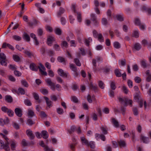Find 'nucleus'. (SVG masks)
Listing matches in <instances>:
<instances>
[{
    "label": "nucleus",
    "mask_w": 151,
    "mask_h": 151,
    "mask_svg": "<svg viewBox=\"0 0 151 151\" xmlns=\"http://www.w3.org/2000/svg\"><path fill=\"white\" fill-rule=\"evenodd\" d=\"M30 69L33 71H37L39 68L41 73L42 75L47 76V73L45 71V68L44 66L41 63L39 64L38 67L37 66L33 63H32L30 65Z\"/></svg>",
    "instance_id": "nucleus-1"
},
{
    "label": "nucleus",
    "mask_w": 151,
    "mask_h": 151,
    "mask_svg": "<svg viewBox=\"0 0 151 151\" xmlns=\"http://www.w3.org/2000/svg\"><path fill=\"white\" fill-rule=\"evenodd\" d=\"M0 134L3 138L5 139L6 141V143L4 144L3 141L0 140V148L1 149H4L6 151H9L10 150V148L9 146V142L8 141V138L5 135L3 134L2 133H1Z\"/></svg>",
    "instance_id": "nucleus-2"
},
{
    "label": "nucleus",
    "mask_w": 151,
    "mask_h": 151,
    "mask_svg": "<svg viewBox=\"0 0 151 151\" xmlns=\"http://www.w3.org/2000/svg\"><path fill=\"white\" fill-rule=\"evenodd\" d=\"M81 140L83 145H86L88 146H90L91 148H93L95 147V144L94 142L91 141L89 143L84 137H81Z\"/></svg>",
    "instance_id": "nucleus-3"
},
{
    "label": "nucleus",
    "mask_w": 151,
    "mask_h": 151,
    "mask_svg": "<svg viewBox=\"0 0 151 151\" xmlns=\"http://www.w3.org/2000/svg\"><path fill=\"white\" fill-rule=\"evenodd\" d=\"M119 100L121 103L123 104L125 106H127L129 104L131 106H132V100H128L127 98H124V99L121 98H119Z\"/></svg>",
    "instance_id": "nucleus-4"
},
{
    "label": "nucleus",
    "mask_w": 151,
    "mask_h": 151,
    "mask_svg": "<svg viewBox=\"0 0 151 151\" xmlns=\"http://www.w3.org/2000/svg\"><path fill=\"white\" fill-rule=\"evenodd\" d=\"M112 144L113 147L114 148L116 147L118 145L121 147H124L126 146V143L124 140H120L119 141H118L117 142L115 141H113Z\"/></svg>",
    "instance_id": "nucleus-5"
},
{
    "label": "nucleus",
    "mask_w": 151,
    "mask_h": 151,
    "mask_svg": "<svg viewBox=\"0 0 151 151\" xmlns=\"http://www.w3.org/2000/svg\"><path fill=\"white\" fill-rule=\"evenodd\" d=\"M6 56L3 53H0V63L1 64L4 66H6L7 63L6 62Z\"/></svg>",
    "instance_id": "nucleus-6"
},
{
    "label": "nucleus",
    "mask_w": 151,
    "mask_h": 151,
    "mask_svg": "<svg viewBox=\"0 0 151 151\" xmlns=\"http://www.w3.org/2000/svg\"><path fill=\"white\" fill-rule=\"evenodd\" d=\"M93 35L94 37H98V40L100 42H104V38L101 34H98L96 30H93Z\"/></svg>",
    "instance_id": "nucleus-7"
},
{
    "label": "nucleus",
    "mask_w": 151,
    "mask_h": 151,
    "mask_svg": "<svg viewBox=\"0 0 151 151\" xmlns=\"http://www.w3.org/2000/svg\"><path fill=\"white\" fill-rule=\"evenodd\" d=\"M45 81L47 84L50 86L52 90H55V83L52 82L50 78H48Z\"/></svg>",
    "instance_id": "nucleus-8"
},
{
    "label": "nucleus",
    "mask_w": 151,
    "mask_h": 151,
    "mask_svg": "<svg viewBox=\"0 0 151 151\" xmlns=\"http://www.w3.org/2000/svg\"><path fill=\"white\" fill-rule=\"evenodd\" d=\"M75 130H76L78 133L79 134L81 133V129L80 127H79L78 129H77L76 127L74 126H72L71 129L68 130V131L69 134H71Z\"/></svg>",
    "instance_id": "nucleus-9"
},
{
    "label": "nucleus",
    "mask_w": 151,
    "mask_h": 151,
    "mask_svg": "<svg viewBox=\"0 0 151 151\" xmlns=\"http://www.w3.org/2000/svg\"><path fill=\"white\" fill-rule=\"evenodd\" d=\"M134 99L135 101L138 102L140 107L142 106L143 101L142 99H139V96L138 95L135 96L134 97Z\"/></svg>",
    "instance_id": "nucleus-10"
},
{
    "label": "nucleus",
    "mask_w": 151,
    "mask_h": 151,
    "mask_svg": "<svg viewBox=\"0 0 151 151\" xmlns=\"http://www.w3.org/2000/svg\"><path fill=\"white\" fill-rule=\"evenodd\" d=\"M134 23L135 25L139 26L140 28L142 30L145 29V26L141 24L138 18H136L134 20Z\"/></svg>",
    "instance_id": "nucleus-11"
},
{
    "label": "nucleus",
    "mask_w": 151,
    "mask_h": 151,
    "mask_svg": "<svg viewBox=\"0 0 151 151\" xmlns=\"http://www.w3.org/2000/svg\"><path fill=\"white\" fill-rule=\"evenodd\" d=\"M54 41H55V39L54 37L51 36H50L47 38V43L48 45L51 46Z\"/></svg>",
    "instance_id": "nucleus-12"
},
{
    "label": "nucleus",
    "mask_w": 151,
    "mask_h": 151,
    "mask_svg": "<svg viewBox=\"0 0 151 151\" xmlns=\"http://www.w3.org/2000/svg\"><path fill=\"white\" fill-rule=\"evenodd\" d=\"M40 145L42 147H44L45 151H53L52 149L49 148L47 146H45L43 141L40 142Z\"/></svg>",
    "instance_id": "nucleus-13"
},
{
    "label": "nucleus",
    "mask_w": 151,
    "mask_h": 151,
    "mask_svg": "<svg viewBox=\"0 0 151 151\" xmlns=\"http://www.w3.org/2000/svg\"><path fill=\"white\" fill-rule=\"evenodd\" d=\"M9 122V120L8 118H6V119L4 120L2 119H0V124L1 125L3 126L5 124H8Z\"/></svg>",
    "instance_id": "nucleus-14"
},
{
    "label": "nucleus",
    "mask_w": 151,
    "mask_h": 151,
    "mask_svg": "<svg viewBox=\"0 0 151 151\" xmlns=\"http://www.w3.org/2000/svg\"><path fill=\"white\" fill-rule=\"evenodd\" d=\"M27 134L29 138L31 139H33L34 138V136L32 133V132L30 130H27Z\"/></svg>",
    "instance_id": "nucleus-15"
},
{
    "label": "nucleus",
    "mask_w": 151,
    "mask_h": 151,
    "mask_svg": "<svg viewBox=\"0 0 151 151\" xmlns=\"http://www.w3.org/2000/svg\"><path fill=\"white\" fill-rule=\"evenodd\" d=\"M94 3L95 6L96 7V8L95 9V12L97 14H99L100 13V11L99 9L97 8L99 5V2L98 1L95 0L94 1Z\"/></svg>",
    "instance_id": "nucleus-16"
},
{
    "label": "nucleus",
    "mask_w": 151,
    "mask_h": 151,
    "mask_svg": "<svg viewBox=\"0 0 151 151\" xmlns=\"http://www.w3.org/2000/svg\"><path fill=\"white\" fill-rule=\"evenodd\" d=\"M15 112L16 114L18 116L20 117L22 115L21 110L18 108H16L15 110Z\"/></svg>",
    "instance_id": "nucleus-17"
},
{
    "label": "nucleus",
    "mask_w": 151,
    "mask_h": 151,
    "mask_svg": "<svg viewBox=\"0 0 151 151\" xmlns=\"http://www.w3.org/2000/svg\"><path fill=\"white\" fill-rule=\"evenodd\" d=\"M58 73L60 76L63 77H67V74L64 72L63 70L60 69H59L58 70Z\"/></svg>",
    "instance_id": "nucleus-18"
},
{
    "label": "nucleus",
    "mask_w": 151,
    "mask_h": 151,
    "mask_svg": "<svg viewBox=\"0 0 151 151\" xmlns=\"http://www.w3.org/2000/svg\"><path fill=\"white\" fill-rule=\"evenodd\" d=\"M42 136L43 138L44 139H47L48 138V135L47 132L46 131H42L41 132Z\"/></svg>",
    "instance_id": "nucleus-19"
},
{
    "label": "nucleus",
    "mask_w": 151,
    "mask_h": 151,
    "mask_svg": "<svg viewBox=\"0 0 151 151\" xmlns=\"http://www.w3.org/2000/svg\"><path fill=\"white\" fill-rule=\"evenodd\" d=\"M31 37L34 39L35 43L36 45H37L39 44L38 42L37 39V38L35 35L33 33H31L30 34Z\"/></svg>",
    "instance_id": "nucleus-20"
},
{
    "label": "nucleus",
    "mask_w": 151,
    "mask_h": 151,
    "mask_svg": "<svg viewBox=\"0 0 151 151\" xmlns=\"http://www.w3.org/2000/svg\"><path fill=\"white\" fill-rule=\"evenodd\" d=\"M141 139L142 141L143 142L145 143H147L149 142V139L148 137H146L143 136L142 135L141 136Z\"/></svg>",
    "instance_id": "nucleus-21"
},
{
    "label": "nucleus",
    "mask_w": 151,
    "mask_h": 151,
    "mask_svg": "<svg viewBox=\"0 0 151 151\" xmlns=\"http://www.w3.org/2000/svg\"><path fill=\"white\" fill-rule=\"evenodd\" d=\"M146 73L147 76L146 78L147 81L149 82L151 80V74H150V71L149 70L147 71Z\"/></svg>",
    "instance_id": "nucleus-22"
},
{
    "label": "nucleus",
    "mask_w": 151,
    "mask_h": 151,
    "mask_svg": "<svg viewBox=\"0 0 151 151\" xmlns=\"http://www.w3.org/2000/svg\"><path fill=\"white\" fill-rule=\"evenodd\" d=\"M111 122L115 127H119L118 122L115 119L112 118L111 119Z\"/></svg>",
    "instance_id": "nucleus-23"
},
{
    "label": "nucleus",
    "mask_w": 151,
    "mask_h": 151,
    "mask_svg": "<svg viewBox=\"0 0 151 151\" xmlns=\"http://www.w3.org/2000/svg\"><path fill=\"white\" fill-rule=\"evenodd\" d=\"M44 98L46 100L47 106L49 108L52 106V102L49 100V99L46 97H45Z\"/></svg>",
    "instance_id": "nucleus-24"
},
{
    "label": "nucleus",
    "mask_w": 151,
    "mask_h": 151,
    "mask_svg": "<svg viewBox=\"0 0 151 151\" xmlns=\"http://www.w3.org/2000/svg\"><path fill=\"white\" fill-rule=\"evenodd\" d=\"M23 39L27 41L28 42L30 40V37L29 35L26 33H25L23 34Z\"/></svg>",
    "instance_id": "nucleus-25"
},
{
    "label": "nucleus",
    "mask_w": 151,
    "mask_h": 151,
    "mask_svg": "<svg viewBox=\"0 0 151 151\" xmlns=\"http://www.w3.org/2000/svg\"><path fill=\"white\" fill-rule=\"evenodd\" d=\"M70 68L73 71L75 72V75L76 76H77L78 75V73L76 72V68L75 65L73 64H70Z\"/></svg>",
    "instance_id": "nucleus-26"
},
{
    "label": "nucleus",
    "mask_w": 151,
    "mask_h": 151,
    "mask_svg": "<svg viewBox=\"0 0 151 151\" xmlns=\"http://www.w3.org/2000/svg\"><path fill=\"white\" fill-rule=\"evenodd\" d=\"M142 10H146L148 12V14H150L151 13V9L150 8H147L145 6H143L142 8Z\"/></svg>",
    "instance_id": "nucleus-27"
},
{
    "label": "nucleus",
    "mask_w": 151,
    "mask_h": 151,
    "mask_svg": "<svg viewBox=\"0 0 151 151\" xmlns=\"http://www.w3.org/2000/svg\"><path fill=\"white\" fill-rule=\"evenodd\" d=\"M92 41V39L91 38L89 37L88 39H85V43L87 46H89V43Z\"/></svg>",
    "instance_id": "nucleus-28"
},
{
    "label": "nucleus",
    "mask_w": 151,
    "mask_h": 151,
    "mask_svg": "<svg viewBox=\"0 0 151 151\" xmlns=\"http://www.w3.org/2000/svg\"><path fill=\"white\" fill-rule=\"evenodd\" d=\"M96 138L98 137H100L101 139L103 141H104L105 140V137L104 135L102 134L100 135L99 134H96Z\"/></svg>",
    "instance_id": "nucleus-29"
},
{
    "label": "nucleus",
    "mask_w": 151,
    "mask_h": 151,
    "mask_svg": "<svg viewBox=\"0 0 151 151\" xmlns=\"http://www.w3.org/2000/svg\"><path fill=\"white\" fill-rule=\"evenodd\" d=\"M5 100L9 102H11L12 101V97L10 96H6L5 97Z\"/></svg>",
    "instance_id": "nucleus-30"
},
{
    "label": "nucleus",
    "mask_w": 151,
    "mask_h": 151,
    "mask_svg": "<svg viewBox=\"0 0 151 151\" xmlns=\"http://www.w3.org/2000/svg\"><path fill=\"white\" fill-rule=\"evenodd\" d=\"M87 99L89 103H91L92 102V100H93L95 99V97L94 96H92V98H91L90 95L89 94L87 96Z\"/></svg>",
    "instance_id": "nucleus-31"
},
{
    "label": "nucleus",
    "mask_w": 151,
    "mask_h": 151,
    "mask_svg": "<svg viewBox=\"0 0 151 151\" xmlns=\"http://www.w3.org/2000/svg\"><path fill=\"white\" fill-rule=\"evenodd\" d=\"M72 141L73 142V143L72 144L70 145V147L71 149L72 150H74L75 147V142H76V141L75 140V139L74 138H73L72 139Z\"/></svg>",
    "instance_id": "nucleus-32"
},
{
    "label": "nucleus",
    "mask_w": 151,
    "mask_h": 151,
    "mask_svg": "<svg viewBox=\"0 0 151 151\" xmlns=\"http://www.w3.org/2000/svg\"><path fill=\"white\" fill-rule=\"evenodd\" d=\"M13 59L16 62H18L20 60L19 57L17 55H13Z\"/></svg>",
    "instance_id": "nucleus-33"
},
{
    "label": "nucleus",
    "mask_w": 151,
    "mask_h": 151,
    "mask_svg": "<svg viewBox=\"0 0 151 151\" xmlns=\"http://www.w3.org/2000/svg\"><path fill=\"white\" fill-rule=\"evenodd\" d=\"M16 147V143L14 141H12L11 144V147L12 150H14Z\"/></svg>",
    "instance_id": "nucleus-34"
},
{
    "label": "nucleus",
    "mask_w": 151,
    "mask_h": 151,
    "mask_svg": "<svg viewBox=\"0 0 151 151\" xmlns=\"http://www.w3.org/2000/svg\"><path fill=\"white\" fill-rule=\"evenodd\" d=\"M101 129L102 132L104 134H106L107 133V129L106 127H104L103 126L101 127Z\"/></svg>",
    "instance_id": "nucleus-35"
},
{
    "label": "nucleus",
    "mask_w": 151,
    "mask_h": 151,
    "mask_svg": "<svg viewBox=\"0 0 151 151\" xmlns=\"http://www.w3.org/2000/svg\"><path fill=\"white\" fill-rule=\"evenodd\" d=\"M24 53L28 57H31L33 56V54L32 53L27 50L25 51Z\"/></svg>",
    "instance_id": "nucleus-36"
},
{
    "label": "nucleus",
    "mask_w": 151,
    "mask_h": 151,
    "mask_svg": "<svg viewBox=\"0 0 151 151\" xmlns=\"http://www.w3.org/2000/svg\"><path fill=\"white\" fill-rule=\"evenodd\" d=\"M114 47L115 48L118 49L120 47V44L118 42H115L114 44Z\"/></svg>",
    "instance_id": "nucleus-37"
},
{
    "label": "nucleus",
    "mask_w": 151,
    "mask_h": 151,
    "mask_svg": "<svg viewBox=\"0 0 151 151\" xmlns=\"http://www.w3.org/2000/svg\"><path fill=\"white\" fill-rule=\"evenodd\" d=\"M65 10L63 8H60V9L59 12L58 13V16H60L62 14L65 12Z\"/></svg>",
    "instance_id": "nucleus-38"
},
{
    "label": "nucleus",
    "mask_w": 151,
    "mask_h": 151,
    "mask_svg": "<svg viewBox=\"0 0 151 151\" xmlns=\"http://www.w3.org/2000/svg\"><path fill=\"white\" fill-rule=\"evenodd\" d=\"M134 48L135 50H139L141 46L139 43H136L134 46Z\"/></svg>",
    "instance_id": "nucleus-39"
},
{
    "label": "nucleus",
    "mask_w": 151,
    "mask_h": 151,
    "mask_svg": "<svg viewBox=\"0 0 151 151\" xmlns=\"http://www.w3.org/2000/svg\"><path fill=\"white\" fill-rule=\"evenodd\" d=\"M77 18L78 22H81V16L80 13L79 12L77 13Z\"/></svg>",
    "instance_id": "nucleus-40"
},
{
    "label": "nucleus",
    "mask_w": 151,
    "mask_h": 151,
    "mask_svg": "<svg viewBox=\"0 0 151 151\" xmlns=\"http://www.w3.org/2000/svg\"><path fill=\"white\" fill-rule=\"evenodd\" d=\"M115 73L116 76L117 77H120L121 76V73L119 71L118 69L115 70Z\"/></svg>",
    "instance_id": "nucleus-41"
},
{
    "label": "nucleus",
    "mask_w": 151,
    "mask_h": 151,
    "mask_svg": "<svg viewBox=\"0 0 151 151\" xmlns=\"http://www.w3.org/2000/svg\"><path fill=\"white\" fill-rule=\"evenodd\" d=\"M34 112L32 110L30 109L28 110V115L29 116H32L34 115Z\"/></svg>",
    "instance_id": "nucleus-42"
},
{
    "label": "nucleus",
    "mask_w": 151,
    "mask_h": 151,
    "mask_svg": "<svg viewBox=\"0 0 151 151\" xmlns=\"http://www.w3.org/2000/svg\"><path fill=\"white\" fill-rule=\"evenodd\" d=\"M55 32L56 34L60 35L61 34V31L60 29L56 28L55 29Z\"/></svg>",
    "instance_id": "nucleus-43"
},
{
    "label": "nucleus",
    "mask_w": 151,
    "mask_h": 151,
    "mask_svg": "<svg viewBox=\"0 0 151 151\" xmlns=\"http://www.w3.org/2000/svg\"><path fill=\"white\" fill-rule=\"evenodd\" d=\"M99 87L102 89H103L104 87V84L101 81H99Z\"/></svg>",
    "instance_id": "nucleus-44"
},
{
    "label": "nucleus",
    "mask_w": 151,
    "mask_h": 151,
    "mask_svg": "<svg viewBox=\"0 0 151 151\" xmlns=\"http://www.w3.org/2000/svg\"><path fill=\"white\" fill-rule=\"evenodd\" d=\"M117 19L119 21H122L123 20V18L121 15H118L116 16Z\"/></svg>",
    "instance_id": "nucleus-45"
},
{
    "label": "nucleus",
    "mask_w": 151,
    "mask_h": 151,
    "mask_svg": "<svg viewBox=\"0 0 151 151\" xmlns=\"http://www.w3.org/2000/svg\"><path fill=\"white\" fill-rule=\"evenodd\" d=\"M13 38L14 40L17 41H19L21 40V37L17 35L13 36Z\"/></svg>",
    "instance_id": "nucleus-46"
},
{
    "label": "nucleus",
    "mask_w": 151,
    "mask_h": 151,
    "mask_svg": "<svg viewBox=\"0 0 151 151\" xmlns=\"http://www.w3.org/2000/svg\"><path fill=\"white\" fill-rule=\"evenodd\" d=\"M132 36L136 38H137L139 37V33L137 31H134L132 34Z\"/></svg>",
    "instance_id": "nucleus-47"
},
{
    "label": "nucleus",
    "mask_w": 151,
    "mask_h": 151,
    "mask_svg": "<svg viewBox=\"0 0 151 151\" xmlns=\"http://www.w3.org/2000/svg\"><path fill=\"white\" fill-rule=\"evenodd\" d=\"M74 61L76 65L78 66H80L81 65V63L78 59H75Z\"/></svg>",
    "instance_id": "nucleus-48"
},
{
    "label": "nucleus",
    "mask_w": 151,
    "mask_h": 151,
    "mask_svg": "<svg viewBox=\"0 0 151 151\" xmlns=\"http://www.w3.org/2000/svg\"><path fill=\"white\" fill-rule=\"evenodd\" d=\"M91 17L92 19H93V21L95 23L97 22V21L96 20L95 14H92L91 15Z\"/></svg>",
    "instance_id": "nucleus-49"
},
{
    "label": "nucleus",
    "mask_w": 151,
    "mask_h": 151,
    "mask_svg": "<svg viewBox=\"0 0 151 151\" xmlns=\"http://www.w3.org/2000/svg\"><path fill=\"white\" fill-rule=\"evenodd\" d=\"M58 61L60 62H65V59L62 57H59L58 58Z\"/></svg>",
    "instance_id": "nucleus-50"
},
{
    "label": "nucleus",
    "mask_w": 151,
    "mask_h": 151,
    "mask_svg": "<svg viewBox=\"0 0 151 151\" xmlns=\"http://www.w3.org/2000/svg\"><path fill=\"white\" fill-rule=\"evenodd\" d=\"M110 87L113 90H114L115 89L116 86L115 85L114 83L113 82H111L110 84Z\"/></svg>",
    "instance_id": "nucleus-51"
},
{
    "label": "nucleus",
    "mask_w": 151,
    "mask_h": 151,
    "mask_svg": "<svg viewBox=\"0 0 151 151\" xmlns=\"http://www.w3.org/2000/svg\"><path fill=\"white\" fill-rule=\"evenodd\" d=\"M90 89H93L95 91L97 89V87L96 86H93V85L92 83H91L90 86Z\"/></svg>",
    "instance_id": "nucleus-52"
},
{
    "label": "nucleus",
    "mask_w": 151,
    "mask_h": 151,
    "mask_svg": "<svg viewBox=\"0 0 151 151\" xmlns=\"http://www.w3.org/2000/svg\"><path fill=\"white\" fill-rule=\"evenodd\" d=\"M71 100L75 103H77L78 102V99L75 96H73L72 97Z\"/></svg>",
    "instance_id": "nucleus-53"
},
{
    "label": "nucleus",
    "mask_w": 151,
    "mask_h": 151,
    "mask_svg": "<svg viewBox=\"0 0 151 151\" xmlns=\"http://www.w3.org/2000/svg\"><path fill=\"white\" fill-rule=\"evenodd\" d=\"M134 80L136 83H139L141 81V79L139 77H136L135 78Z\"/></svg>",
    "instance_id": "nucleus-54"
},
{
    "label": "nucleus",
    "mask_w": 151,
    "mask_h": 151,
    "mask_svg": "<svg viewBox=\"0 0 151 151\" xmlns=\"http://www.w3.org/2000/svg\"><path fill=\"white\" fill-rule=\"evenodd\" d=\"M22 84L26 87H27L28 86V84L27 82L24 80H22L21 81Z\"/></svg>",
    "instance_id": "nucleus-55"
},
{
    "label": "nucleus",
    "mask_w": 151,
    "mask_h": 151,
    "mask_svg": "<svg viewBox=\"0 0 151 151\" xmlns=\"http://www.w3.org/2000/svg\"><path fill=\"white\" fill-rule=\"evenodd\" d=\"M14 74L17 76H20L21 75V73L19 71L15 70L14 72Z\"/></svg>",
    "instance_id": "nucleus-56"
},
{
    "label": "nucleus",
    "mask_w": 151,
    "mask_h": 151,
    "mask_svg": "<svg viewBox=\"0 0 151 151\" xmlns=\"http://www.w3.org/2000/svg\"><path fill=\"white\" fill-rule=\"evenodd\" d=\"M18 91L21 94H24L25 93V91L22 88H19L18 89Z\"/></svg>",
    "instance_id": "nucleus-57"
},
{
    "label": "nucleus",
    "mask_w": 151,
    "mask_h": 151,
    "mask_svg": "<svg viewBox=\"0 0 151 151\" xmlns=\"http://www.w3.org/2000/svg\"><path fill=\"white\" fill-rule=\"evenodd\" d=\"M61 45L62 47H66L68 46V43L65 41H63L62 42Z\"/></svg>",
    "instance_id": "nucleus-58"
},
{
    "label": "nucleus",
    "mask_w": 151,
    "mask_h": 151,
    "mask_svg": "<svg viewBox=\"0 0 151 151\" xmlns=\"http://www.w3.org/2000/svg\"><path fill=\"white\" fill-rule=\"evenodd\" d=\"M48 75L51 77L54 76V74L53 72L51 70H50L48 71Z\"/></svg>",
    "instance_id": "nucleus-59"
},
{
    "label": "nucleus",
    "mask_w": 151,
    "mask_h": 151,
    "mask_svg": "<svg viewBox=\"0 0 151 151\" xmlns=\"http://www.w3.org/2000/svg\"><path fill=\"white\" fill-rule=\"evenodd\" d=\"M141 65L142 66L145 68L146 67V65L145 62L144 60H143L141 61Z\"/></svg>",
    "instance_id": "nucleus-60"
},
{
    "label": "nucleus",
    "mask_w": 151,
    "mask_h": 151,
    "mask_svg": "<svg viewBox=\"0 0 151 151\" xmlns=\"http://www.w3.org/2000/svg\"><path fill=\"white\" fill-rule=\"evenodd\" d=\"M24 103L26 105L28 106H30L31 105L30 101L28 100H25L24 101Z\"/></svg>",
    "instance_id": "nucleus-61"
},
{
    "label": "nucleus",
    "mask_w": 151,
    "mask_h": 151,
    "mask_svg": "<svg viewBox=\"0 0 151 151\" xmlns=\"http://www.w3.org/2000/svg\"><path fill=\"white\" fill-rule=\"evenodd\" d=\"M8 115L10 116H12L14 114V112L10 110H9L7 112Z\"/></svg>",
    "instance_id": "nucleus-62"
},
{
    "label": "nucleus",
    "mask_w": 151,
    "mask_h": 151,
    "mask_svg": "<svg viewBox=\"0 0 151 151\" xmlns=\"http://www.w3.org/2000/svg\"><path fill=\"white\" fill-rule=\"evenodd\" d=\"M41 92L43 94L45 95L48 93L47 90L45 89H43L41 90Z\"/></svg>",
    "instance_id": "nucleus-63"
},
{
    "label": "nucleus",
    "mask_w": 151,
    "mask_h": 151,
    "mask_svg": "<svg viewBox=\"0 0 151 151\" xmlns=\"http://www.w3.org/2000/svg\"><path fill=\"white\" fill-rule=\"evenodd\" d=\"M46 29L47 31H49V32H51L52 30V27L49 26H46Z\"/></svg>",
    "instance_id": "nucleus-64"
}]
</instances>
